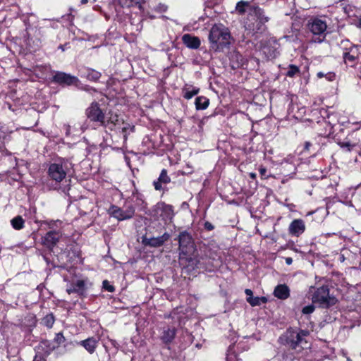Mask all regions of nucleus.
Returning <instances> with one entry per match:
<instances>
[{
    "mask_svg": "<svg viewBox=\"0 0 361 361\" xmlns=\"http://www.w3.org/2000/svg\"><path fill=\"white\" fill-rule=\"evenodd\" d=\"M292 262H293V259H292V258H290V257H287V258L286 259V263L287 264H288V265L291 264Z\"/></svg>",
    "mask_w": 361,
    "mask_h": 361,
    "instance_id": "obj_44",
    "label": "nucleus"
},
{
    "mask_svg": "<svg viewBox=\"0 0 361 361\" xmlns=\"http://www.w3.org/2000/svg\"><path fill=\"white\" fill-rule=\"evenodd\" d=\"M307 28L314 35V42H322L325 39L327 28L326 22L319 18H312L308 20Z\"/></svg>",
    "mask_w": 361,
    "mask_h": 361,
    "instance_id": "obj_4",
    "label": "nucleus"
},
{
    "mask_svg": "<svg viewBox=\"0 0 361 361\" xmlns=\"http://www.w3.org/2000/svg\"><path fill=\"white\" fill-rule=\"evenodd\" d=\"M253 6L254 5H251L250 1H240L236 4L235 11L240 15L245 14V12H247L250 16V8Z\"/></svg>",
    "mask_w": 361,
    "mask_h": 361,
    "instance_id": "obj_22",
    "label": "nucleus"
},
{
    "mask_svg": "<svg viewBox=\"0 0 361 361\" xmlns=\"http://www.w3.org/2000/svg\"><path fill=\"white\" fill-rule=\"evenodd\" d=\"M200 89L192 85H185L182 89L183 96L186 99H190L195 95L197 94Z\"/></svg>",
    "mask_w": 361,
    "mask_h": 361,
    "instance_id": "obj_21",
    "label": "nucleus"
},
{
    "mask_svg": "<svg viewBox=\"0 0 361 361\" xmlns=\"http://www.w3.org/2000/svg\"><path fill=\"white\" fill-rule=\"evenodd\" d=\"M87 1H88V0H81V1H80V2H81V4H87Z\"/></svg>",
    "mask_w": 361,
    "mask_h": 361,
    "instance_id": "obj_48",
    "label": "nucleus"
},
{
    "mask_svg": "<svg viewBox=\"0 0 361 361\" xmlns=\"http://www.w3.org/2000/svg\"><path fill=\"white\" fill-rule=\"evenodd\" d=\"M66 339L62 333H58L56 334L54 338V341L57 343L58 345H61L65 342Z\"/></svg>",
    "mask_w": 361,
    "mask_h": 361,
    "instance_id": "obj_33",
    "label": "nucleus"
},
{
    "mask_svg": "<svg viewBox=\"0 0 361 361\" xmlns=\"http://www.w3.org/2000/svg\"><path fill=\"white\" fill-rule=\"evenodd\" d=\"M274 294L277 298L285 300L289 297L290 290L286 284L278 285L274 289Z\"/></svg>",
    "mask_w": 361,
    "mask_h": 361,
    "instance_id": "obj_19",
    "label": "nucleus"
},
{
    "mask_svg": "<svg viewBox=\"0 0 361 361\" xmlns=\"http://www.w3.org/2000/svg\"><path fill=\"white\" fill-rule=\"evenodd\" d=\"M11 225L13 228L20 230L24 226V220L21 216H17L11 221Z\"/></svg>",
    "mask_w": 361,
    "mask_h": 361,
    "instance_id": "obj_28",
    "label": "nucleus"
},
{
    "mask_svg": "<svg viewBox=\"0 0 361 361\" xmlns=\"http://www.w3.org/2000/svg\"><path fill=\"white\" fill-rule=\"evenodd\" d=\"M129 129L131 131H133L134 126H130L129 124H126V126L122 128V133H123V138L125 141L127 140V130Z\"/></svg>",
    "mask_w": 361,
    "mask_h": 361,
    "instance_id": "obj_35",
    "label": "nucleus"
},
{
    "mask_svg": "<svg viewBox=\"0 0 361 361\" xmlns=\"http://www.w3.org/2000/svg\"><path fill=\"white\" fill-rule=\"evenodd\" d=\"M86 116L91 121L99 123L102 126L106 125L105 115L97 102L92 103L86 109Z\"/></svg>",
    "mask_w": 361,
    "mask_h": 361,
    "instance_id": "obj_9",
    "label": "nucleus"
},
{
    "mask_svg": "<svg viewBox=\"0 0 361 361\" xmlns=\"http://www.w3.org/2000/svg\"><path fill=\"white\" fill-rule=\"evenodd\" d=\"M106 126H103L104 127L106 128L109 127L110 129H112L111 127L109 126V125H112L113 126H115L116 125L119 123V118L118 116L116 114H111L106 119Z\"/></svg>",
    "mask_w": 361,
    "mask_h": 361,
    "instance_id": "obj_27",
    "label": "nucleus"
},
{
    "mask_svg": "<svg viewBox=\"0 0 361 361\" xmlns=\"http://www.w3.org/2000/svg\"><path fill=\"white\" fill-rule=\"evenodd\" d=\"M183 43L189 49H197L200 47L201 42L199 37L190 34H185L182 37Z\"/></svg>",
    "mask_w": 361,
    "mask_h": 361,
    "instance_id": "obj_16",
    "label": "nucleus"
},
{
    "mask_svg": "<svg viewBox=\"0 0 361 361\" xmlns=\"http://www.w3.org/2000/svg\"><path fill=\"white\" fill-rule=\"evenodd\" d=\"M314 310L315 307L314 306V305H310L304 307L302 310V312L304 314H310L312 313L314 311Z\"/></svg>",
    "mask_w": 361,
    "mask_h": 361,
    "instance_id": "obj_32",
    "label": "nucleus"
},
{
    "mask_svg": "<svg viewBox=\"0 0 361 361\" xmlns=\"http://www.w3.org/2000/svg\"><path fill=\"white\" fill-rule=\"evenodd\" d=\"M68 170L67 163L63 161H59L49 165L48 176L51 180L60 183L66 177Z\"/></svg>",
    "mask_w": 361,
    "mask_h": 361,
    "instance_id": "obj_6",
    "label": "nucleus"
},
{
    "mask_svg": "<svg viewBox=\"0 0 361 361\" xmlns=\"http://www.w3.org/2000/svg\"><path fill=\"white\" fill-rule=\"evenodd\" d=\"M210 48L219 51L231 44V34L228 29L222 24H215L210 30L209 35Z\"/></svg>",
    "mask_w": 361,
    "mask_h": 361,
    "instance_id": "obj_1",
    "label": "nucleus"
},
{
    "mask_svg": "<svg viewBox=\"0 0 361 361\" xmlns=\"http://www.w3.org/2000/svg\"><path fill=\"white\" fill-rule=\"evenodd\" d=\"M250 16L255 18L256 20L258 21L257 30H262V25L269 20V18L264 15V11L258 6L255 5L250 8Z\"/></svg>",
    "mask_w": 361,
    "mask_h": 361,
    "instance_id": "obj_13",
    "label": "nucleus"
},
{
    "mask_svg": "<svg viewBox=\"0 0 361 361\" xmlns=\"http://www.w3.org/2000/svg\"><path fill=\"white\" fill-rule=\"evenodd\" d=\"M226 360L227 361H237L235 355L233 352H231V350H228V353L226 356Z\"/></svg>",
    "mask_w": 361,
    "mask_h": 361,
    "instance_id": "obj_36",
    "label": "nucleus"
},
{
    "mask_svg": "<svg viewBox=\"0 0 361 361\" xmlns=\"http://www.w3.org/2000/svg\"><path fill=\"white\" fill-rule=\"evenodd\" d=\"M250 177L251 178H253V179H254V178H255V177H256V174H255V173H250Z\"/></svg>",
    "mask_w": 361,
    "mask_h": 361,
    "instance_id": "obj_46",
    "label": "nucleus"
},
{
    "mask_svg": "<svg viewBox=\"0 0 361 361\" xmlns=\"http://www.w3.org/2000/svg\"><path fill=\"white\" fill-rule=\"evenodd\" d=\"M245 294L247 295V297H252V291L250 289H245Z\"/></svg>",
    "mask_w": 361,
    "mask_h": 361,
    "instance_id": "obj_42",
    "label": "nucleus"
},
{
    "mask_svg": "<svg viewBox=\"0 0 361 361\" xmlns=\"http://www.w3.org/2000/svg\"><path fill=\"white\" fill-rule=\"evenodd\" d=\"M357 26L361 28V18L359 20L358 25Z\"/></svg>",
    "mask_w": 361,
    "mask_h": 361,
    "instance_id": "obj_49",
    "label": "nucleus"
},
{
    "mask_svg": "<svg viewBox=\"0 0 361 361\" xmlns=\"http://www.w3.org/2000/svg\"><path fill=\"white\" fill-rule=\"evenodd\" d=\"M325 77L326 78V79L329 81H333L335 78H336V75L334 73H329L325 75Z\"/></svg>",
    "mask_w": 361,
    "mask_h": 361,
    "instance_id": "obj_39",
    "label": "nucleus"
},
{
    "mask_svg": "<svg viewBox=\"0 0 361 361\" xmlns=\"http://www.w3.org/2000/svg\"><path fill=\"white\" fill-rule=\"evenodd\" d=\"M300 73L299 68L295 65H290L286 73V76L293 78Z\"/></svg>",
    "mask_w": 361,
    "mask_h": 361,
    "instance_id": "obj_31",
    "label": "nucleus"
},
{
    "mask_svg": "<svg viewBox=\"0 0 361 361\" xmlns=\"http://www.w3.org/2000/svg\"><path fill=\"white\" fill-rule=\"evenodd\" d=\"M171 182V178L168 176L167 171L163 169L161 171L159 177L157 180H154L153 185L156 190H161L164 189L163 185H166Z\"/></svg>",
    "mask_w": 361,
    "mask_h": 361,
    "instance_id": "obj_17",
    "label": "nucleus"
},
{
    "mask_svg": "<svg viewBox=\"0 0 361 361\" xmlns=\"http://www.w3.org/2000/svg\"><path fill=\"white\" fill-rule=\"evenodd\" d=\"M312 303L318 304L320 307L329 308L336 304L338 300L329 293L328 286L317 288L312 296Z\"/></svg>",
    "mask_w": 361,
    "mask_h": 361,
    "instance_id": "obj_3",
    "label": "nucleus"
},
{
    "mask_svg": "<svg viewBox=\"0 0 361 361\" xmlns=\"http://www.w3.org/2000/svg\"><path fill=\"white\" fill-rule=\"evenodd\" d=\"M204 228H205L207 230H208V231H212V230H213V229H214V226H213L211 223H209V222L207 221V222L204 224Z\"/></svg>",
    "mask_w": 361,
    "mask_h": 361,
    "instance_id": "obj_40",
    "label": "nucleus"
},
{
    "mask_svg": "<svg viewBox=\"0 0 361 361\" xmlns=\"http://www.w3.org/2000/svg\"><path fill=\"white\" fill-rule=\"evenodd\" d=\"M345 63L350 67L355 66L361 62V46L353 45L345 48L343 52Z\"/></svg>",
    "mask_w": 361,
    "mask_h": 361,
    "instance_id": "obj_8",
    "label": "nucleus"
},
{
    "mask_svg": "<svg viewBox=\"0 0 361 361\" xmlns=\"http://www.w3.org/2000/svg\"><path fill=\"white\" fill-rule=\"evenodd\" d=\"M339 145L341 148H347V151L348 152H350L351 151V148H352V145L347 142H340L339 143Z\"/></svg>",
    "mask_w": 361,
    "mask_h": 361,
    "instance_id": "obj_37",
    "label": "nucleus"
},
{
    "mask_svg": "<svg viewBox=\"0 0 361 361\" xmlns=\"http://www.w3.org/2000/svg\"><path fill=\"white\" fill-rule=\"evenodd\" d=\"M305 230V225L302 219L293 220L288 228L289 233L292 235L299 236Z\"/></svg>",
    "mask_w": 361,
    "mask_h": 361,
    "instance_id": "obj_15",
    "label": "nucleus"
},
{
    "mask_svg": "<svg viewBox=\"0 0 361 361\" xmlns=\"http://www.w3.org/2000/svg\"><path fill=\"white\" fill-rule=\"evenodd\" d=\"M310 335V331L304 329H294L290 328L287 329L283 336L280 337L281 343L288 345L292 349L302 345L307 344L306 338Z\"/></svg>",
    "mask_w": 361,
    "mask_h": 361,
    "instance_id": "obj_2",
    "label": "nucleus"
},
{
    "mask_svg": "<svg viewBox=\"0 0 361 361\" xmlns=\"http://www.w3.org/2000/svg\"><path fill=\"white\" fill-rule=\"evenodd\" d=\"M67 292L70 294L71 293H77L76 290L75 289L74 286H73V284L71 285V286L67 289Z\"/></svg>",
    "mask_w": 361,
    "mask_h": 361,
    "instance_id": "obj_41",
    "label": "nucleus"
},
{
    "mask_svg": "<svg viewBox=\"0 0 361 361\" xmlns=\"http://www.w3.org/2000/svg\"><path fill=\"white\" fill-rule=\"evenodd\" d=\"M61 237L62 233L61 231H51L42 238V243L51 250Z\"/></svg>",
    "mask_w": 361,
    "mask_h": 361,
    "instance_id": "obj_11",
    "label": "nucleus"
},
{
    "mask_svg": "<svg viewBox=\"0 0 361 361\" xmlns=\"http://www.w3.org/2000/svg\"><path fill=\"white\" fill-rule=\"evenodd\" d=\"M54 322L55 319L53 314H47L42 320V324L49 329L53 326Z\"/></svg>",
    "mask_w": 361,
    "mask_h": 361,
    "instance_id": "obj_29",
    "label": "nucleus"
},
{
    "mask_svg": "<svg viewBox=\"0 0 361 361\" xmlns=\"http://www.w3.org/2000/svg\"><path fill=\"white\" fill-rule=\"evenodd\" d=\"M170 238V235L164 233L162 235L144 239L145 245L150 247H157L161 246Z\"/></svg>",
    "mask_w": 361,
    "mask_h": 361,
    "instance_id": "obj_14",
    "label": "nucleus"
},
{
    "mask_svg": "<svg viewBox=\"0 0 361 361\" xmlns=\"http://www.w3.org/2000/svg\"><path fill=\"white\" fill-rule=\"evenodd\" d=\"M180 254L187 255L194 249V242L191 235L187 231H182L178 236Z\"/></svg>",
    "mask_w": 361,
    "mask_h": 361,
    "instance_id": "obj_10",
    "label": "nucleus"
},
{
    "mask_svg": "<svg viewBox=\"0 0 361 361\" xmlns=\"http://www.w3.org/2000/svg\"><path fill=\"white\" fill-rule=\"evenodd\" d=\"M324 76H325V74H324V73H322V72H319V73H317V77H318L319 78H323Z\"/></svg>",
    "mask_w": 361,
    "mask_h": 361,
    "instance_id": "obj_45",
    "label": "nucleus"
},
{
    "mask_svg": "<svg viewBox=\"0 0 361 361\" xmlns=\"http://www.w3.org/2000/svg\"><path fill=\"white\" fill-rule=\"evenodd\" d=\"M135 207L132 204H126L125 206V209H123L116 205L111 204L107 210L108 214L111 216L116 219L118 221H124L132 219L135 214Z\"/></svg>",
    "mask_w": 361,
    "mask_h": 361,
    "instance_id": "obj_7",
    "label": "nucleus"
},
{
    "mask_svg": "<svg viewBox=\"0 0 361 361\" xmlns=\"http://www.w3.org/2000/svg\"><path fill=\"white\" fill-rule=\"evenodd\" d=\"M33 361H43V360L41 357H35Z\"/></svg>",
    "mask_w": 361,
    "mask_h": 361,
    "instance_id": "obj_47",
    "label": "nucleus"
},
{
    "mask_svg": "<svg viewBox=\"0 0 361 361\" xmlns=\"http://www.w3.org/2000/svg\"><path fill=\"white\" fill-rule=\"evenodd\" d=\"M209 104V99L205 97H197L195 99V106L197 110H204Z\"/></svg>",
    "mask_w": 361,
    "mask_h": 361,
    "instance_id": "obj_25",
    "label": "nucleus"
},
{
    "mask_svg": "<svg viewBox=\"0 0 361 361\" xmlns=\"http://www.w3.org/2000/svg\"><path fill=\"white\" fill-rule=\"evenodd\" d=\"M53 81L61 85H77L79 80L77 77L63 72H57L53 77Z\"/></svg>",
    "mask_w": 361,
    "mask_h": 361,
    "instance_id": "obj_12",
    "label": "nucleus"
},
{
    "mask_svg": "<svg viewBox=\"0 0 361 361\" xmlns=\"http://www.w3.org/2000/svg\"><path fill=\"white\" fill-rule=\"evenodd\" d=\"M59 47H60L63 51L64 50V49H63V46H61V45Z\"/></svg>",
    "mask_w": 361,
    "mask_h": 361,
    "instance_id": "obj_50",
    "label": "nucleus"
},
{
    "mask_svg": "<svg viewBox=\"0 0 361 361\" xmlns=\"http://www.w3.org/2000/svg\"><path fill=\"white\" fill-rule=\"evenodd\" d=\"M73 286L78 293L82 294L85 291V281L82 280H78L76 282L73 283Z\"/></svg>",
    "mask_w": 361,
    "mask_h": 361,
    "instance_id": "obj_30",
    "label": "nucleus"
},
{
    "mask_svg": "<svg viewBox=\"0 0 361 361\" xmlns=\"http://www.w3.org/2000/svg\"><path fill=\"white\" fill-rule=\"evenodd\" d=\"M80 345L84 347L89 353L92 354L97 347L98 340L94 337H90L85 340L81 341Z\"/></svg>",
    "mask_w": 361,
    "mask_h": 361,
    "instance_id": "obj_18",
    "label": "nucleus"
},
{
    "mask_svg": "<svg viewBox=\"0 0 361 361\" xmlns=\"http://www.w3.org/2000/svg\"><path fill=\"white\" fill-rule=\"evenodd\" d=\"M247 301L249 304L252 306H258L261 304L266 303L267 302V299L265 297H247Z\"/></svg>",
    "mask_w": 361,
    "mask_h": 361,
    "instance_id": "obj_26",
    "label": "nucleus"
},
{
    "mask_svg": "<svg viewBox=\"0 0 361 361\" xmlns=\"http://www.w3.org/2000/svg\"><path fill=\"white\" fill-rule=\"evenodd\" d=\"M101 75L100 72L89 68H85L82 71V76L92 82L98 81Z\"/></svg>",
    "mask_w": 361,
    "mask_h": 361,
    "instance_id": "obj_20",
    "label": "nucleus"
},
{
    "mask_svg": "<svg viewBox=\"0 0 361 361\" xmlns=\"http://www.w3.org/2000/svg\"><path fill=\"white\" fill-rule=\"evenodd\" d=\"M176 336V329L174 328H169L165 330L161 336V340L165 343H169L172 342Z\"/></svg>",
    "mask_w": 361,
    "mask_h": 361,
    "instance_id": "obj_23",
    "label": "nucleus"
},
{
    "mask_svg": "<svg viewBox=\"0 0 361 361\" xmlns=\"http://www.w3.org/2000/svg\"><path fill=\"white\" fill-rule=\"evenodd\" d=\"M103 288L111 293H113L115 290V288L114 286L111 285L109 282L107 280H104L103 281Z\"/></svg>",
    "mask_w": 361,
    "mask_h": 361,
    "instance_id": "obj_34",
    "label": "nucleus"
},
{
    "mask_svg": "<svg viewBox=\"0 0 361 361\" xmlns=\"http://www.w3.org/2000/svg\"><path fill=\"white\" fill-rule=\"evenodd\" d=\"M311 145L312 144L310 142H306L305 143V150L309 151Z\"/></svg>",
    "mask_w": 361,
    "mask_h": 361,
    "instance_id": "obj_43",
    "label": "nucleus"
},
{
    "mask_svg": "<svg viewBox=\"0 0 361 361\" xmlns=\"http://www.w3.org/2000/svg\"><path fill=\"white\" fill-rule=\"evenodd\" d=\"M44 259L47 262V259L46 258V257H44Z\"/></svg>",
    "mask_w": 361,
    "mask_h": 361,
    "instance_id": "obj_51",
    "label": "nucleus"
},
{
    "mask_svg": "<svg viewBox=\"0 0 361 361\" xmlns=\"http://www.w3.org/2000/svg\"><path fill=\"white\" fill-rule=\"evenodd\" d=\"M259 173L261 175V176L264 178H267L269 177V176L267 175V169L266 168L264 167H260L259 169Z\"/></svg>",
    "mask_w": 361,
    "mask_h": 361,
    "instance_id": "obj_38",
    "label": "nucleus"
},
{
    "mask_svg": "<svg viewBox=\"0 0 361 361\" xmlns=\"http://www.w3.org/2000/svg\"><path fill=\"white\" fill-rule=\"evenodd\" d=\"M149 214L155 219H161L166 221L173 219L174 212L171 205L159 202L149 210Z\"/></svg>",
    "mask_w": 361,
    "mask_h": 361,
    "instance_id": "obj_5",
    "label": "nucleus"
},
{
    "mask_svg": "<svg viewBox=\"0 0 361 361\" xmlns=\"http://www.w3.org/2000/svg\"><path fill=\"white\" fill-rule=\"evenodd\" d=\"M118 4L122 7L130 8L131 6H138L140 9L142 8V4L144 0H118Z\"/></svg>",
    "mask_w": 361,
    "mask_h": 361,
    "instance_id": "obj_24",
    "label": "nucleus"
}]
</instances>
